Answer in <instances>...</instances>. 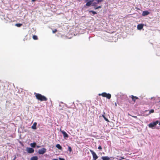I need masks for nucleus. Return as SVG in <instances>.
Listing matches in <instances>:
<instances>
[{
    "label": "nucleus",
    "instance_id": "f257e3e1",
    "mask_svg": "<svg viewBox=\"0 0 160 160\" xmlns=\"http://www.w3.org/2000/svg\"><path fill=\"white\" fill-rule=\"evenodd\" d=\"M35 96L36 98L41 101H47V98L44 96H43L39 93H35Z\"/></svg>",
    "mask_w": 160,
    "mask_h": 160
},
{
    "label": "nucleus",
    "instance_id": "f03ea898",
    "mask_svg": "<svg viewBox=\"0 0 160 160\" xmlns=\"http://www.w3.org/2000/svg\"><path fill=\"white\" fill-rule=\"evenodd\" d=\"M99 96L101 95L103 97H106L108 99H110L111 97V95L110 93H107L105 92H104L101 94H99Z\"/></svg>",
    "mask_w": 160,
    "mask_h": 160
},
{
    "label": "nucleus",
    "instance_id": "7ed1b4c3",
    "mask_svg": "<svg viewBox=\"0 0 160 160\" xmlns=\"http://www.w3.org/2000/svg\"><path fill=\"white\" fill-rule=\"evenodd\" d=\"M159 123L158 121H156L155 122H153L152 123H149L148 126L149 128H152L153 127L156 126V125Z\"/></svg>",
    "mask_w": 160,
    "mask_h": 160
},
{
    "label": "nucleus",
    "instance_id": "20e7f679",
    "mask_svg": "<svg viewBox=\"0 0 160 160\" xmlns=\"http://www.w3.org/2000/svg\"><path fill=\"white\" fill-rule=\"evenodd\" d=\"M131 98L132 99V101L133 102V103L135 102H137L139 100V98L138 97L136 96H134L132 95L131 96Z\"/></svg>",
    "mask_w": 160,
    "mask_h": 160
},
{
    "label": "nucleus",
    "instance_id": "39448f33",
    "mask_svg": "<svg viewBox=\"0 0 160 160\" xmlns=\"http://www.w3.org/2000/svg\"><path fill=\"white\" fill-rule=\"evenodd\" d=\"M90 152L92 155L93 160H96L97 159L98 157L97 155L95 152H94L93 150H90Z\"/></svg>",
    "mask_w": 160,
    "mask_h": 160
},
{
    "label": "nucleus",
    "instance_id": "423d86ee",
    "mask_svg": "<svg viewBox=\"0 0 160 160\" xmlns=\"http://www.w3.org/2000/svg\"><path fill=\"white\" fill-rule=\"evenodd\" d=\"M46 152V149L45 148H43L39 149L38 151V153L40 154H43Z\"/></svg>",
    "mask_w": 160,
    "mask_h": 160
},
{
    "label": "nucleus",
    "instance_id": "0eeeda50",
    "mask_svg": "<svg viewBox=\"0 0 160 160\" xmlns=\"http://www.w3.org/2000/svg\"><path fill=\"white\" fill-rule=\"evenodd\" d=\"M94 1V0H85V2H87L86 5L88 7L90 6Z\"/></svg>",
    "mask_w": 160,
    "mask_h": 160
},
{
    "label": "nucleus",
    "instance_id": "6e6552de",
    "mask_svg": "<svg viewBox=\"0 0 160 160\" xmlns=\"http://www.w3.org/2000/svg\"><path fill=\"white\" fill-rule=\"evenodd\" d=\"M27 152L29 153H31L34 152V149L31 148H27L26 149Z\"/></svg>",
    "mask_w": 160,
    "mask_h": 160
},
{
    "label": "nucleus",
    "instance_id": "1a4fd4ad",
    "mask_svg": "<svg viewBox=\"0 0 160 160\" xmlns=\"http://www.w3.org/2000/svg\"><path fill=\"white\" fill-rule=\"evenodd\" d=\"M60 132L62 133L63 135V137L64 138H68V135L67 133L63 130H62L61 129L60 130Z\"/></svg>",
    "mask_w": 160,
    "mask_h": 160
},
{
    "label": "nucleus",
    "instance_id": "9d476101",
    "mask_svg": "<svg viewBox=\"0 0 160 160\" xmlns=\"http://www.w3.org/2000/svg\"><path fill=\"white\" fill-rule=\"evenodd\" d=\"M150 13V12L148 11H144L142 12V15L143 16H147Z\"/></svg>",
    "mask_w": 160,
    "mask_h": 160
},
{
    "label": "nucleus",
    "instance_id": "9b49d317",
    "mask_svg": "<svg viewBox=\"0 0 160 160\" xmlns=\"http://www.w3.org/2000/svg\"><path fill=\"white\" fill-rule=\"evenodd\" d=\"M143 25L142 24H139L138 25L137 28L138 30H141L143 27Z\"/></svg>",
    "mask_w": 160,
    "mask_h": 160
},
{
    "label": "nucleus",
    "instance_id": "f8f14e48",
    "mask_svg": "<svg viewBox=\"0 0 160 160\" xmlns=\"http://www.w3.org/2000/svg\"><path fill=\"white\" fill-rule=\"evenodd\" d=\"M103 160H109L110 158L108 156H103L101 157Z\"/></svg>",
    "mask_w": 160,
    "mask_h": 160
},
{
    "label": "nucleus",
    "instance_id": "ddd939ff",
    "mask_svg": "<svg viewBox=\"0 0 160 160\" xmlns=\"http://www.w3.org/2000/svg\"><path fill=\"white\" fill-rule=\"evenodd\" d=\"M37 123L35 122H34L33 125L32 126V128L34 129H36V125H37Z\"/></svg>",
    "mask_w": 160,
    "mask_h": 160
},
{
    "label": "nucleus",
    "instance_id": "4468645a",
    "mask_svg": "<svg viewBox=\"0 0 160 160\" xmlns=\"http://www.w3.org/2000/svg\"><path fill=\"white\" fill-rule=\"evenodd\" d=\"M56 147L58 148L59 150H61L62 149V147L61 146V145L59 144H58L56 145Z\"/></svg>",
    "mask_w": 160,
    "mask_h": 160
},
{
    "label": "nucleus",
    "instance_id": "2eb2a0df",
    "mask_svg": "<svg viewBox=\"0 0 160 160\" xmlns=\"http://www.w3.org/2000/svg\"><path fill=\"white\" fill-rule=\"evenodd\" d=\"M38 158L36 156L32 157L31 158V160H38Z\"/></svg>",
    "mask_w": 160,
    "mask_h": 160
},
{
    "label": "nucleus",
    "instance_id": "dca6fc26",
    "mask_svg": "<svg viewBox=\"0 0 160 160\" xmlns=\"http://www.w3.org/2000/svg\"><path fill=\"white\" fill-rule=\"evenodd\" d=\"M36 145V142H33L30 144V146L32 148H35Z\"/></svg>",
    "mask_w": 160,
    "mask_h": 160
},
{
    "label": "nucleus",
    "instance_id": "f3484780",
    "mask_svg": "<svg viewBox=\"0 0 160 160\" xmlns=\"http://www.w3.org/2000/svg\"><path fill=\"white\" fill-rule=\"evenodd\" d=\"M22 25V24L17 23L15 24V26L18 27H20Z\"/></svg>",
    "mask_w": 160,
    "mask_h": 160
},
{
    "label": "nucleus",
    "instance_id": "a211bd4d",
    "mask_svg": "<svg viewBox=\"0 0 160 160\" xmlns=\"http://www.w3.org/2000/svg\"><path fill=\"white\" fill-rule=\"evenodd\" d=\"M102 117L104 118V119L107 122H109V121L108 119L106 118L105 115H102Z\"/></svg>",
    "mask_w": 160,
    "mask_h": 160
},
{
    "label": "nucleus",
    "instance_id": "6ab92c4d",
    "mask_svg": "<svg viewBox=\"0 0 160 160\" xmlns=\"http://www.w3.org/2000/svg\"><path fill=\"white\" fill-rule=\"evenodd\" d=\"M89 13H90V12H92V13L94 15V14H96L97 13L95 12V11H92V10H91V11H89Z\"/></svg>",
    "mask_w": 160,
    "mask_h": 160
},
{
    "label": "nucleus",
    "instance_id": "aec40b11",
    "mask_svg": "<svg viewBox=\"0 0 160 160\" xmlns=\"http://www.w3.org/2000/svg\"><path fill=\"white\" fill-rule=\"evenodd\" d=\"M32 38L34 40H37L38 39L37 36L35 35L33 36Z\"/></svg>",
    "mask_w": 160,
    "mask_h": 160
},
{
    "label": "nucleus",
    "instance_id": "412c9836",
    "mask_svg": "<svg viewBox=\"0 0 160 160\" xmlns=\"http://www.w3.org/2000/svg\"><path fill=\"white\" fill-rule=\"evenodd\" d=\"M68 150L70 152H71L72 151V148L69 146H68Z\"/></svg>",
    "mask_w": 160,
    "mask_h": 160
},
{
    "label": "nucleus",
    "instance_id": "4be33fe9",
    "mask_svg": "<svg viewBox=\"0 0 160 160\" xmlns=\"http://www.w3.org/2000/svg\"><path fill=\"white\" fill-rule=\"evenodd\" d=\"M154 112V111H149V113H148V114H147V115H143V116H147V115H148V114H150V113H152Z\"/></svg>",
    "mask_w": 160,
    "mask_h": 160
},
{
    "label": "nucleus",
    "instance_id": "5701e85b",
    "mask_svg": "<svg viewBox=\"0 0 160 160\" xmlns=\"http://www.w3.org/2000/svg\"><path fill=\"white\" fill-rule=\"evenodd\" d=\"M97 2V3H98L99 2H102L103 0H95Z\"/></svg>",
    "mask_w": 160,
    "mask_h": 160
},
{
    "label": "nucleus",
    "instance_id": "b1692460",
    "mask_svg": "<svg viewBox=\"0 0 160 160\" xmlns=\"http://www.w3.org/2000/svg\"><path fill=\"white\" fill-rule=\"evenodd\" d=\"M151 99H154L155 100H157V99H159V97H158V98H156V97H152L151 98Z\"/></svg>",
    "mask_w": 160,
    "mask_h": 160
},
{
    "label": "nucleus",
    "instance_id": "393cba45",
    "mask_svg": "<svg viewBox=\"0 0 160 160\" xmlns=\"http://www.w3.org/2000/svg\"><path fill=\"white\" fill-rule=\"evenodd\" d=\"M101 8V6H99L98 7H95L94 9H98L99 8Z\"/></svg>",
    "mask_w": 160,
    "mask_h": 160
},
{
    "label": "nucleus",
    "instance_id": "a878e982",
    "mask_svg": "<svg viewBox=\"0 0 160 160\" xmlns=\"http://www.w3.org/2000/svg\"><path fill=\"white\" fill-rule=\"evenodd\" d=\"M98 149L99 150H102V148L101 146H100L98 147Z\"/></svg>",
    "mask_w": 160,
    "mask_h": 160
},
{
    "label": "nucleus",
    "instance_id": "bb28decb",
    "mask_svg": "<svg viewBox=\"0 0 160 160\" xmlns=\"http://www.w3.org/2000/svg\"><path fill=\"white\" fill-rule=\"evenodd\" d=\"M53 32L54 33L57 32V30L56 29H55L53 31Z\"/></svg>",
    "mask_w": 160,
    "mask_h": 160
},
{
    "label": "nucleus",
    "instance_id": "cd10ccee",
    "mask_svg": "<svg viewBox=\"0 0 160 160\" xmlns=\"http://www.w3.org/2000/svg\"><path fill=\"white\" fill-rule=\"evenodd\" d=\"M59 160H65V159L64 158H59Z\"/></svg>",
    "mask_w": 160,
    "mask_h": 160
},
{
    "label": "nucleus",
    "instance_id": "c85d7f7f",
    "mask_svg": "<svg viewBox=\"0 0 160 160\" xmlns=\"http://www.w3.org/2000/svg\"><path fill=\"white\" fill-rule=\"evenodd\" d=\"M36 147H37V148H40V146H38V145H37V146H36Z\"/></svg>",
    "mask_w": 160,
    "mask_h": 160
},
{
    "label": "nucleus",
    "instance_id": "c756f323",
    "mask_svg": "<svg viewBox=\"0 0 160 160\" xmlns=\"http://www.w3.org/2000/svg\"><path fill=\"white\" fill-rule=\"evenodd\" d=\"M146 111V110H145V111H143V113H145L146 112V111Z\"/></svg>",
    "mask_w": 160,
    "mask_h": 160
},
{
    "label": "nucleus",
    "instance_id": "7c9ffc66",
    "mask_svg": "<svg viewBox=\"0 0 160 160\" xmlns=\"http://www.w3.org/2000/svg\"><path fill=\"white\" fill-rule=\"evenodd\" d=\"M59 109L60 110H63V109L62 108H59Z\"/></svg>",
    "mask_w": 160,
    "mask_h": 160
},
{
    "label": "nucleus",
    "instance_id": "2f4dec72",
    "mask_svg": "<svg viewBox=\"0 0 160 160\" xmlns=\"http://www.w3.org/2000/svg\"><path fill=\"white\" fill-rule=\"evenodd\" d=\"M36 0H32V2H34L36 1Z\"/></svg>",
    "mask_w": 160,
    "mask_h": 160
},
{
    "label": "nucleus",
    "instance_id": "473e14b6",
    "mask_svg": "<svg viewBox=\"0 0 160 160\" xmlns=\"http://www.w3.org/2000/svg\"><path fill=\"white\" fill-rule=\"evenodd\" d=\"M52 160H58L57 159H53Z\"/></svg>",
    "mask_w": 160,
    "mask_h": 160
},
{
    "label": "nucleus",
    "instance_id": "72a5a7b5",
    "mask_svg": "<svg viewBox=\"0 0 160 160\" xmlns=\"http://www.w3.org/2000/svg\"><path fill=\"white\" fill-rule=\"evenodd\" d=\"M158 102H160V100H159V101H158Z\"/></svg>",
    "mask_w": 160,
    "mask_h": 160
},
{
    "label": "nucleus",
    "instance_id": "f704fd0d",
    "mask_svg": "<svg viewBox=\"0 0 160 160\" xmlns=\"http://www.w3.org/2000/svg\"><path fill=\"white\" fill-rule=\"evenodd\" d=\"M159 125L160 126V122H159Z\"/></svg>",
    "mask_w": 160,
    "mask_h": 160
},
{
    "label": "nucleus",
    "instance_id": "c9c22d12",
    "mask_svg": "<svg viewBox=\"0 0 160 160\" xmlns=\"http://www.w3.org/2000/svg\"><path fill=\"white\" fill-rule=\"evenodd\" d=\"M115 105L116 106H117V103H115Z\"/></svg>",
    "mask_w": 160,
    "mask_h": 160
},
{
    "label": "nucleus",
    "instance_id": "e433bc0d",
    "mask_svg": "<svg viewBox=\"0 0 160 160\" xmlns=\"http://www.w3.org/2000/svg\"><path fill=\"white\" fill-rule=\"evenodd\" d=\"M151 110H153V109H151Z\"/></svg>",
    "mask_w": 160,
    "mask_h": 160
},
{
    "label": "nucleus",
    "instance_id": "4c0bfd02",
    "mask_svg": "<svg viewBox=\"0 0 160 160\" xmlns=\"http://www.w3.org/2000/svg\"><path fill=\"white\" fill-rule=\"evenodd\" d=\"M83 105L84 106H85V105L83 104Z\"/></svg>",
    "mask_w": 160,
    "mask_h": 160
},
{
    "label": "nucleus",
    "instance_id": "58836bf2",
    "mask_svg": "<svg viewBox=\"0 0 160 160\" xmlns=\"http://www.w3.org/2000/svg\"><path fill=\"white\" fill-rule=\"evenodd\" d=\"M93 4L94 5V4H95V3H93Z\"/></svg>",
    "mask_w": 160,
    "mask_h": 160
},
{
    "label": "nucleus",
    "instance_id": "ea45409f",
    "mask_svg": "<svg viewBox=\"0 0 160 160\" xmlns=\"http://www.w3.org/2000/svg\"><path fill=\"white\" fill-rule=\"evenodd\" d=\"M64 106H66V105H64Z\"/></svg>",
    "mask_w": 160,
    "mask_h": 160
}]
</instances>
